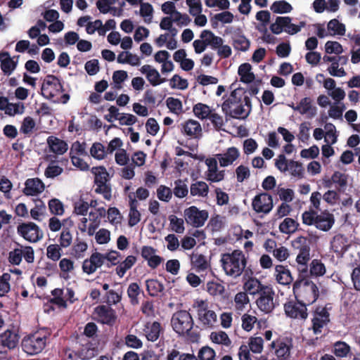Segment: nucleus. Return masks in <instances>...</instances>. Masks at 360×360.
Listing matches in <instances>:
<instances>
[{"label": "nucleus", "instance_id": "nucleus-18", "mask_svg": "<svg viewBox=\"0 0 360 360\" xmlns=\"http://www.w3.org/2000/svg\"><path fill=\"white\" fill-rule=\"evenodd\" d=\"M20 337L18 333L7 330L0 335V342L3 347H6L8 349L15 348L19 342Z\"/></svg>", "mask_w": 360, "mask_h": 360}, {"label": "nucleus", "instance_id": "nucleus-26", "mask_svg": "<svg viewBox=\"0 0 360 360\" xmlns=\"http://www.w3.org/2000/svg\"><path fill=\"white\" fill-rule=\"evenodd\" d=\"M95 312L99 317L103 319L104 323L111 324L115 319L113 309L105 305L96 307L95 308Z\"/></svg>", "mask_w": 360, "mask_h": 360}, {"label": "nucleus", "instance_id": "nucleus-31", "mask_svg": "<svg viewBox=\"0 0 360 360\" xmlns=\"http://www.w3.org/2000/svg\"><path fill=\"white\" fill-rule=\"evenodd\" d=\"M271 11L276 14H285L290 13L293 8L285 0L275 1L270 6Z\"/></svg>", "mask_w": 360, "mask_h": 360}, {"label": "nucleus", "instance_id": "nucleus-21", "mask_svg": "<svg viewBox=\"0 0 360 360\" xmlns=\"http://www.w3.org/2000/svg\"><path fill=\"white\" fill-rule=\"evenodd\" d=\"M198 319L206 326L212 327L217 321V314L212 310L201 308L198 310Z\"/></svg>", "mask_w": 360, "mask_h": 360}, {"label": "nucleus", "instance_id": "nucleus-61", "mask_svg": "<svg viewBox=\"0 0 360 360\" xmlns=\"http://www.w3.org/2000/svg\"><path fill=\"white\" fill-rule=\"evenodd\" d=\"M35 122L31 117H25L22 122L20 131L24 134H30L35 127Z\"/></svg>", "mask_w": 360, "mask_h": 360}, {"label": "nucleus", "instance_id": "nucleus-9", "mask_svg": "<svg viewBox=\"0 0 360 360\" xmlns=\"http://www.w3.org/2000/svg\"><path fill=\"white\" fill-rule=\"evenodd\" d=\"M252 209L257 213L269 214L273 208V198L267 193L256 195L252 201Z\"/></svg>", "mask_w": 360, "mask_h": 360}, {"label": "nucleus", "instance_id": "nucleus-24", "mask_svg": "<svg viewBox=\"0 0 360 360\" xmlns=\"http://www.w3.org/2000/svg\"><path fill=\"white\" fill-rule=\"evenodd\" d=\"M140 71L146 75V79L152 86L160 85V82H158V79H160V74L155 68L150 65H144L141 68Z\"/></svg>", "mask_w": 360, "mask_h": 360}, {"label": "nucleus", "instance_id": "nucleus-64", "mask_svg": "<svg viewBox=\"0 0 360 360\" xmlns=\"http://www.w3.org/2000/svg\"><path fill=\"white\" fill-rule=\"evenodd\" d=\"M96 241L98 244L103 245L108 243L110 240V232L108 229H101L96 233Z\"/></svg>", "mask_w": 360, "mask_h": 360}, {"label": "nucleus", "instance_id": "nucleus-49", "mask_svg": "<svg viewBox=\"0 0 360 360\" xmlns=\"http://www.w3.org/2000/svg\"><path fill=\"white\" fill-rule=\"evenodd\" d=\"M91 155L96 160H103L105 156L106 151L105 150L104 146L98 142L93 143L90 148Z\"/></svg>", "mask_w": 360, "mask_h": 360}, {"label": "nucleus", "instance_id": "nucleus-10", "mask_svg": "<svg viewBox=\"0 0 360 360\" xmlns=\"http://www.w3.org/2000/svg\"><path fill=\"white\" fill-rule=\"evenodd\" d=\"M110 180V174L107 169L105 170V174L102 173L96 174V176H94V183L96 186L95 192L98 194H102L103 198L110 200L111 199V186L109 183Z\"/></svg>", "mask_w": 360, "mask_h": 360}, {"label": "nucleus", "instance_id": "nucleus-22", "mask_svg": "<svg viewBox=\"0 0 360 360\" xmlns=\"http://www.w3.org/2000/svg\"><path fill=\"white\" fill-rule=\"evenodd\" d=\"M266 287L268 285H263L257 278H250L244 283L243 288L250 295H259Z\"/></svg>", "mask_w": 360, "mask_h": 360}, {"label": "nucleus", "instance_id": "nucleus-35", "mask_svg": "<svg viewBox=\"0 0 360 360\" xmlns=\"http://www.w3.org/2000/svg\"><path fill=\"white\" fill-rule=\"evenodd\" d=\"M328 31L333 32L331 35L343 36L345 34L346 27L345 24L340 22L338 19L334 18L330 20L327 25Z\"/></svg>", "mask_w": 360, "mask_h": 360}, {"label": "nucleus", "instance_id": "nucleus-15", "mask_svg": "<svg viewBox=\"0 0 360 360\" xmlns=\"http://www.w3.org/2000/svg\"><path fill=\"white\" fill-rule=\"evenodd\" d=\"M334 223L333 214L325 210L318 214L315 226L321 231H328L332 228Z\"/></svg>", "mask_w": 360, "mask_h": 360}, {"label": "nucleus", "instance_id": "nucleus-46", "mask_svg": "<svg viewBox=\"0 0 360 360\" xmlns=\"http://www.w3.org/2000/svg\"><path fill=\"white\" fill-rule=\"evenodd\" d=\"M210 338L212 341L216 344L229 346L231 343L228 335L224 331H219V333L212 332L210 335Z\"/></svg>", "mask_w": 360, "mask_h": 360}, {"label": "nucleus", "instance_id": "nucleus-4", "mask_svg": "<svg viewBox=\"0 0 360 360\" xmlns=\"http://www.w3.org/2000/svg\"><path fill=\"white\" fill-rule=\"evenodd\" d=\"M17 233L30 243H37L44 236L43 231L39 226L32 221L19 224L17 226Z\"/></svg>", "mask_w": 360, "mask_h": 360}, {"label": "nucleus", "instance_id": "nucleus-53", "mask_svg": "<svg viewBox=\"0 0 360 360\" xmlns=\"http://www.w3.org/2000/svg\"><path fill=\"white\" fill-rule=\"evenodd\" d=\"M46 256L53 262L59 260L61 257L60 246L57 244L49 245L46 248Z\"/></svg>", "mask_w": 360, "mask_h": 360}, {"label": "nucleus", "instance_id": "nucleus-13", "mask_svg": "<svg viewBox=\"0 0 360 360\" xmlns=\"http://www.w3.org/2000/svg\"><path fill=\"white\" fill-rule=\"evenodd\" d=\"M44 188L45 185L40 179L30 178L25 181L22 192L27 196H35L41 193Z\"/></svg>", "mask_w": 360, "mask_h": 360}, {"label": "nucleus", "instance_id": "nucleus-60", "mask_svg": "<svg viewBox=\"0 0 360 360\" xmlns=\"http://www.w3.org/2000/svg\"><path fill=\"white\" fill-rule=\"evenodd\" d=\"M84 70L90 76L96 75L100 70L99 61L98 59H91L86 62Z\"/></svg>", "mask_w": 360, "mask_h": 360}, {"label": "nucleus", "instance_id": "nucleus-2", "mask_svg": "<svg viewBox=\"0 0 360 360\" xmlns=\"http://www.w3.org/2000/svg\"><path fill=\"white\" fill-rule=\"evenodd\" d=\"M171 323L173 330L179 335L188 334L194 325L191 315L186 310L175 312L172 317Z\"/></svg>", "mask_w": 360, "mask_h": 360}, {"label": "nucleus", "instance_id": "nucleus-14", "mask_svg": "<svg viewBox=\"0 0 360 360\" xmlns=\"http://www.w3.org/2000/svg\"><path fill=\"white\" fill-rule=\"evenodd\" d=\"M240 155L239 150L237 148L233 146L229 148L224 153H217L215 157L219 162V165L222 167L231 165Z\"/></svg>", "mask_w": 360, "mask_h": 360}, {"label": "nucleus", "instance_id": "nucleus-45", "mask_svg": "<svg viewBox=\"0 0 360 360\" xmlns=\"http://www.w3.org/2000/svg\"><path fill=\"white\" fill-rule=\"evenodd\" d=\"M202 130L200 124L195 120H189L184 127V134L187 136H193Z\"/></svg>", "mask_w": 360, "mask_h": 360}, {"label": "nucleus", "instance_id": "nucleus-25", "mask_svg": "<svg viewBox=\"0 0 360 360\" xmlns=\"http://www.w3.org/2000/svg\"><path fill=\"white\" fill-rule=\"evenodd\" d=\"M242 102V95L238 94L236 91L231 92L229 97L226 99L221 105V109L224 114H231L230 108H232L233 105H238Z\"/></svg>", "mask_w": 360, "mask_h": 360}, {"label": "nucleus", "instance_id": "nucleus-29", "mask_svg": "<svg viewBox=\"0 0 360 360\" xmlns=\"http://www.w3.org/2000/svg\"><path fill=\"white\" fill-rule=\"evenodd\" d=\"M312 101L309 97H304L301 99L299 103L300 110L301 115L309 114L310 117H313L316 115L317 108L312 105Z\"/></svg>", "mask_w": 360, "mask_h": 360}, {"label": "nucleus", "instance_id": "nucleus-39", "mask_svg": "<svg viewBox=\"0 0 360 360\" xmlns=\"http://www.w3.org/2000/svg\"><path fill=\"white\" fill-rule=\"evenodd\" d=\"M136 14H139L141 17L144 18V20L147 23L151 22L153 18V6L149 3H141L140 5V10L138 12L135 11Z\"/></svg>", "mask_w": 360, "mask_h": 360}, {"label": "nucleus", "instance_id": "nucleus-36", "mask_svg": "<svg viewBox=\"0 0 360 360\" xmlns=\"http://www.w3.org/2000/svg\"><path fill=\"white\" fill-rule=\"evenodd\" d=\"M191 195L205 197L209 192L208 185L204 181H197L191 186Z\"/></svg>", "mask_w": 360, "mask_h": 360}, {"label": "nucleus", "instance_id": "nucleus-11", "mask_svg": "<svg viewBox=\"0 0 360 360\" xmlns=\"http://www.w3.org/2000/svg\"><path fill=\"white\" fill-rule=\"evenodd\" d=\"M306 302L297 301V303L288 302L284 304L285 315L291 319L300 318L306 319L307 317Z\"/></svg>", "mask_w": 360, "mask_h": 360}, {"label": "nucleus", "instance_id": "nucleus-50", "mask_svg": "<svg viewBox=\"0 0 360 360\" xmlns=\"http://www.w3.org/2000/svg\"><path fill=\"white\" fill-rule=\"evenodd\" d=\"M141 292V288L137 283H131L127 289V295L132 304H136L139 302L138 295Z\"/></svg>", "mask_w": 360, "mask_h": 360}, {"label": "nucleus", "instance_id": "nucleus-47", "mask_svg": "<svg viewBox=\"0 0 360 360\" xmlns=\"http://www.w3.org/2000/svg\"><path fill=\"white\" fill-rule=\"evenodd\" d=\"M188 186L184 183L181 179H177L174 181V188L172 193L179 198H183L188 195Z\"/></svg>", "mask_w": 360, "mask_h": 360}, {"label": "nucleus", "instance_id": "nucleus-58", "mask_svg": "<svg viewBox=\"0 0 360 360\" xmlns=\"http://www.w3.org/2000/svg\"><path fill=\"white\" fill-rule=\"evenodd\" d=\"M264 340L261 337H252L249 340L250 349L255 354L261 353L263 349Z\"/></svg>", "mask_w": 360, "mask_h": 360}, {"label": "nucleus", "instance_id": "nucleus-56", "mask_svg": "<svg viewBox=\"0 0 360 360\" xmlns=\"http://www.w3.org/2000/svg\"><path fill=\"white\" fill-rule=\"evenodd\" d=\"M166 105L172 113L177 114L182 111V103L179 98L169 97L166 100Z\"/></svg>", "mask_w": 360, "mask_h": 360}, {"label": "nucleus", "instance_id": "nucleus-57", "mask_svg": "<svg viewBox=\"0 0 360 360\" xmlns=\"http://www.w3.org/2000/svg\"><path fill=\"white\" fill-rule=\"evenodd\" d=\"M325 51L328 54L339 55L343 52V48L338 41H328L325 44Z\"/></svg>", "mask_w": 360, "mask_h": 360}, {"label": "nucleus", "instance_id": "nucleus-51", "mask_svg": "<svg viewBox=\"0 0 360 360\" xmlns=\"http://www.w3.org/2000/svg\"><path fill=\"white\" fill-rule=\"evenodd\" d=\"M63 172V169L54 162H51L44 171V175L48 179H54L60 175Z\"/></svg>", "mask_w": 360, "mask_h": 360}, {"label": "nucleus", "instance_id": "nucleus-28", "mask_svg": "<svg viewBox=\"0 0 360 360\" xmlns=\"http://www.w3.org/2000/svg\"><path fill=\"white\" fill-rule=\"evenodd\" d=\"M0 56H6V60L1 61V69L5 75H10L15 70L17 62L14 61L8 51H0Z\"/></svg>", "mask_w": 360, "mask_h": 360}, {"label": "nucleus", "instance_id": "nucleus-59", "mask_svg": "<svg viewBox=\"0 0 360 360\" xmlns=\"http://www.w3.org/2000/svg\"><path fill=\"white\" fill-rule=\"evenodd\" d=\"M318 214H319L313 210L304 212L302 214V223L308 226H315Z\"/></svg>", "mask_w": 360, "mask_h": 360}, {"label": "nucleus", "instance_id": "nucleus-44", "mask_svg": "<svg viewBox=\"0 0 360 360\" xmlns=\"http://www.w3.org/2000/svg\"><path fill=\"white\" fill-rule=\"evenodd\" d=\"M332 181L334 184L339 186L338 191L343 192L347 184V175L338 171H335L332 174Z\"/></svg>", "mask_w": 360, "mask_h": 360}, {"label": "nucleus", "instance_id": "nucleus-52", "mask_svg": "<svg viewBox=\"0 0 360 360\" xmlns=\"http://www.w3.org/2000/svg\"><path fill=\"white\" fill-rule=\"evenodd\" d=\"M49 207L51 213L54 215H62L64 212L63 204L57 198H52L49 201Z\"/></svg>", "mask_w": 360, "mask_h": 360}, {"label": "nucleus", "instance_id": "nucleus-20", "mask_svg": "<svg viewBox=\"0 0 360 360\" xmlns=\"http://www.w3.org/2000/svg\"><path fill=\"white\" fill-rule=\"evenodd\" d=\"M240 80L245 84H251L255 79V75L252 72V65L248 63H242L238 69Z\"/></svg>", "mask_w": 360, "mask_h": 360}, {"label": "nucleus", "instance_id": "nucleus-48", "mask_svg": "<svg viewBox=\"0 0 360 360\" xmlns=\"http://www.w3.org/2000/svg\"><path fill=\"white\" fill-rule=\"evenodd\" d=\"M350 351V347L345 342L338 341L333 345V353L338 357H346Z\"/></svg>", "mask_w": 360, "mask_h": 360}, {"label": "nucleus", "instance_id": "nucleus-63", "mask_svg": "<svg viewBox=\"0 0 360 360\" xmlns=\"http://www.w3.org/2000/svg\"><path fill=\"white\" fill-rule=\"evenodd\" d=\"M291 51V46L289 42H281L276 48V53L279 58H287Z\"/></svg>", "mask_w": 360, "mask_h": 360}, {"label": "nucleus", "instance_id": "nucleus-3", "mask_svg": "<svg viewBox=\"0 0 360 360\" xmlns=\"http://www.w3.org/2000/svg\"><path fill=\"white\" fill-rule=\"evenodd\" d=\"M63 83V80L56 75H46L41 87V95L46 99L51 100L65 91Z\"/></svg>", "mask_w": 360, "mask_h": 360}, {"label": "nucleus", "instance_id": "nucleus-7", "mask_svg": "<svg viewBox=\"0 0 360 360\" xmlns=\"http://www.w3.org/2000/svg\"><path fill=\"white\" fill-rule=\"evenodd\" d=\"M275 292L272 288L268 286L259 295L256 304L259 309L264 314L271 313L276 307L274 302Z\"/></svg>", "mask_w": 360, "mask_h": 360}, {"label": "nucleus", "instance_id": "nucleus-40", "mask_svg": "<svg viewBox=\"0 0 360 360\" xmlns=\"http://www.w3.org/2000/svg\"><path fill=\"white\" fill-rule=\"evenodd\" d=\"M334 244L333 248H335V252H338L339 250L345 252L349 248V245L348 243V238L344 235L338 234L334 236Z\"/></svg>", "mask_w": 360, "mask_h": 360}, {"label": "nucleus", "instance_id": "nucleus-17", "mask_svg": "<svg viewBox=\"0 0 360 360\" xmlns=\"http://www.w3.org/2000/svg\"><path fill=\"white\" fill-rule=\"evenodd\" d=\"M302 285L304 288L307 295L304 297L306 303L309 305L314 303L319 297V290L317 285L310 280H305Z\"/></svg>", "mask_w": 360, "mask_h": 360}, {"label": "nucleus", "instance_id": "nucleus-6", "mask_svg": "<svg viewBox=\"0 0 360 360\" xmlns=\"http://www.w3.org/2000/svg\"><path fill=\"white\" fill-rule=\"evenodd\" d=\"M184 214L186 222L195 228L202 226L209 217L207 210H200L195 206H191L185 209Z\"/></svg>", "mask_w": 360, "mask_h": 360}, {"label": "nucleus", "instance_id": "nucleus-55", "mask_svg": "<svg viewBox=\"0 0 360 360\" xmlns=\"http://www.w3.org/2000/svg\"><path fill=\"white\" fill-rule=\"evenodd\" d=\"M158 198L163 202H169L172 197V191L167 186L160 185L157 189Z\"/></svg>", "mask_w": 360, "mask_h": 360}, {"label": "nucleus", "instance_id": "nucleus-43", "mask_svg": "<svg viewBox=\"0 0 360 360\" xmlns=\"http://www.w3.org/2000/svg\"><path fill=\"white\" fill-rule=\"evenodd\" d=\"M288 171H290V174L295 177L303 178L304 176V169L302 163L291 160L288 163Z\"/></svg>", "mask_w": 360, "mask_h": 360}, {"label": "nucleus", "instance_id": "nucleus-12", "mask_svg": "<svg viewBox=\"0 0 360 360\" xmlns=\"http://www.w3.org/2000/svg\"><path fill=\"white\" fill-rule=\"evenodd\" d=\"M271 348L275 349V354L278 359L288 360L290 356L292 347L291 341L288 340H278L271 343Z\"/></svg>", "mask_w": 360, "mask_h": 360}, {"label": "nucleus", "instance_id": "nucleus-42", "mask_svg": "<svg viewBox=\"0 0 360 360\" xmlns=\"http://www.w3.org/2000/svg\"><path fill=\"white\" fill-rule=\"evenodd\" d=\"M167 360H198L193 354L181 353L172 349L168 351Z\"/></svg>", "mask_w": 360, "mask_h": 360}, {"label": "nucleus", "instance_id": "nucleus-1", "mask_svg": "<svg viewBox=\"0 0 360 360\" xmlns=\"http://www.w3.org/2000/svg\"><path fill=\"white\" fill-rule=\"evenodd\" d=\"M220 262L226 274L235 278L242 274L247 265L245 255L240 250H234L231 253H223Z\"/></svg>", "mask_w": 360, "mask_h": 360}, {"label": "nucleus", "instance_id": "nucleus-8", "mask_svg": "<svg viewBox=\"0 0 360 360\" xmlns=\"http://www.w3.org/2000/svg\"><path fill=\"white\" fill-rule=\"evenodd\" d=\"M46 345V340L36 335L25 337L22 340V348L25 352L34 355L41 352Z\"/></svg>", "mask_w": 360, "mask_h": 360}, {"label": "nucleus", "instance_id": "nucleus-38", "mask_svg": "<svg viewBox=\"0 0 360 360\" xmlns=\"http://www.w3.org/2000/svg\"><path fill=\"white\" fill-rule=\"evenodd\" d=\"M326 273V266L321 260L313 259L310 264L309 276H321Z\"/></svg>", "mask_w": 360, "mask_h": 360}, {"label": "nucleus", "instance_id": "nucleus-5", "mask_svg": "<svg viewBox=\"0 0 360 360\" xmlns=\"http://www.w3.org/2000/svg\"><path fill=\"white\" fill-rule=\"evenodd\" d=\"M269 30L274 34H280L285 32L294 35L299 32V27L292 23V18L289 16H277L275 22L270 25Z\"/></svg>", "mask_w": 360, "mask_h": 360}, {"label": "nucleus", "instance_id": "nucleus-27", "mask_svg": "<svg viewBox=\"0 0 360 360\" xmlns=\"http://www.w3.org/2000/svg\"><path fill=\"white\" fill-rule=\"evenodd\" d=\"M297 271L299 272L298 278L292 286L293 292L295 294L300 288L302 282L305 281V280H309V271L308 269L307 264H298Z\"/></svg>", "mask_w": 360, "mask_h": 360}, {"label": "nucleus", "instance_id": "nucleus-32", "mask_svg": "<svg viewBox=\"0 0 360 360\" xmlns=\"http://www.w3.org/2000/svg\"><path fill=\"white\" fill-rule=\"evenodd\" d=\"M136 258L135 256L129 255L122 262L119 263L116 267V273L119 277L122 278L124 276L126 271L130 269L136 263Z\"/></svg>", "mask_w": 360, "mask_h": 360}, {"label": "nucleus", "instance_id": "nucleus-62", "mask_svg": "<svg viewBox=\"0 0 360 360\" xmlns=\"http://www.w3.org/2000/svg\"><path fill=\"white\" fill-rule=\"evenodd\" d=\"M215 355L212 348L205 346L199 350L198 356L200 360H214Z\"/></svg>", "mask_w": 360, "mask_h": 360}, {"label": "nucleus", "instance_id": "nucleus-16", "mask_svg": "<svg viewBox=\"0 0 360 360\" xmlns=\"http://www.w3.org/2000/svg\"><path fill=\"white\" fill-rule=\"evenodd\" d=\"M49 150L56 155H63L68 149V145L64 140L56 136H50L46 139Z\"/></svg>", "mask_w": 360, "mask_h": 360}, {"label": "nucleus", "instance_id": "nucleus-30", "mask_svg": "<svg viewBox=\"0 0 360 360\" xmlns=\"http://www.w3.org/2000/svg\"><path fill=\"white\" fill-rule=\"evenodd\" d=\"M146 290L151 297H158L165 290L164 285L157 279H148L146 281Z\"/></svg>", "mask_w": 360, "mask_h": 360}, {"label": "nucleus", "instance_id": "nucleus-34", "mask_svg": "<svg viewBox=\"0 0 360 360\" xmlns=\"http://www.w3.org/2000/svg\"><path fill=\"white\" fill-rule=\"evenodd\" d=\"M193 112L195 117L202 120L209 117L212 112V110L207 104L198 103L193 105Z\"/></svg>", "mask_w": 360, "mask_h": 360}, {"label": "nucleus", "instance_id": "nucleus-19", "mask_svg": "<svg viewBox=\"0 0 360 360\" xmlns=\"http://www.w3.org/2000/svg\"><path fill=\"white\" fill-rule=\"evenodd\" d=\"M275 271L276 278L279 284L287 285L293 281V277L287 266L276 265Z\"/></svg>", "mask_w": 360, "mask_h": 360}, {"label": "nucleus", "instance_id": "nucleus-41", "mask_svg": "<svg viewBox=\"0 0 360 360\" xmlns=\"http://www.w3.org/2000/svg\"><path fill=\"white\" fill-rule=\"evenodd\" d=\"M168 219L170 222L171 229L176 233H183L185 230L184 221L181 218L177 217L176 215L171 214Z\"/></svg>", "mask_w": 360, "mask_h": 360}, {"label": "nucleus", "instance_id": "nucleus-33", "mask_svg": "<svg viewBox=\"0 0 360 360\" xmlns=\"http://www.w3.org/2000/svg\"><path fill=\"white\" fill-rule=\"evenodd\" d=\"M299 224L293 219L286 217L279 225V231L285 234H290L297 229Z\"/></svg>", "mask_w": 360, "mask_h": 360}, {"label": "nucleus", "instance_id": "nucleus-54", "mask_svg": "<svg viewBox=\"0 0 360 360\" xmlns=\"http://www.w3.org/2000/svg\"><path fill=\"white\" fill-rule=\"evenodd\" d=\"M122 288L118 286L115 290H110L107 292L108 302L113 304H116L120 302L122 300Z\"/></svg>", "mask_w": 360, "mask_h": 360}, {"label": "nucleus", "instance_id": "nucleus-37", "mask_svg": "<svg viewBox=\"0 0 360 360\" xmlns=\"http://www.w3.org/2000/svg\"><path fill=\"white\" fill-rule=\"evenodd\" d=\"M232 41L233 48L238 51L245 52L250 48V41L243 34L233 37Z\"/></svg>", "mask_w": 360, "mask_h": 360}, {"label": "nucleus", "instance_id": "nucleus-23", "mask_svg": "<svg viewBox=\"0 0 360 360\" xmlns=\"http://www.w3.org/2000/svg\"><path fill=\"white\" fill-rule=\"evenodd\" d=\"M160 330L161 326L158 321H154L152 323L148 322L145 325L144 332L148 341H156L160 337Z\"/></svg>", "mask_w": 360, "mask_h": 360}]
</instances>
